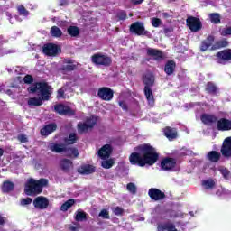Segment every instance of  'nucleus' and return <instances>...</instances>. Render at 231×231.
Instances as JSON below:
<instances>
[{"mask_svg": "<svg viewBox=\"0 0 231 231\" xmlns=\"http://www.w3.org/2000/svg\"><path fill=\"white\" fill-rule=\"evenodd\" d=\"M73 161L69 159L63 158L60 161V169L64 172L65 174H69L71 171H73Z\"/></svg>", "mask_w": 231, "mask_h": 231, "instance_id": "nucleus-18", "label": "nucleus"}, {"mask_svg": "<svg viewBox=\"0 0 231 231\" xmlns=\"http://www.w3.org/2000/svg\"><path fill=\"white\" fill-rule=\"evenodd\" d=\"M119 107H121L123 111H128L129 109V106H127V103H125V101H119Z\"/></svg>", "mask_w": 231, "mask_h": 231, "instance_id": "nucleus-53", "label": "nucleus"}, {"mask_svg": "<svg viewBox=\"0 0 231 231\" xmlns=\"http://www.w3.org/2000/svg\"><path fill=\"white\" fill-rule=\"evenodd\" d=\"M54 111L60 116H73L75 112L71 107L65 106L64 104H57L54 106Z\"/></svg>", "mask_w": 231, "mask_h": 231, "instance_id": "nucleus-13", "label": "nucleus"}, {"mask_svg": "<svg viewBox=\"0 0 231 231\" xmlns=\"http://www.w3.org/2000/svg\"><path fill=\"white\" fill-rule=\"evenodd\" d=\"M116 17L119 21H125L127 19V12L120 10L116 13Z\"/></svg>", "mask_w": 231, "mask_h": 231, "instance_id": "nucleus-42", "label": "nucleus"}, {"mask_svg": "<svg viewBox=\"0 0 231 231\" xmlns=\"http://www.w3.org/2000/svg\"><path fill=\"white\" fill-rule=\"evenodd\" d=\"M32 205L38 210H45L47 207H50V199L44 196H39L34 199Z\"/></svg>", "mask_w": 231, "mask_h": 231, "instance_id": "nucleus-15", "label": "nucleus"}, {"mask_svg": "<svg viewBox=\"0 0 231 231\" xmlns=\"http://www.w3.org/2000/svg\"><path fill=\"white\" fill-rule=\"evenodd\" d=\"M169 32H171V29H169V28L164 29V33H169Z\"/></svg>", "mask_w": 231, "mask_h": 231, "instance_id": "nucleus-59", "label": "nucleus"}, {"mask_svg": "<svg viewBox=\"0 0 231 231\" xmlns=\"http://www.w3.org/2000/svg\"><path fill=\"white\" fill-rule=\"evenodd\" d=\"M205 91H207L209 95H217V87L214 82H208L206 84Z\"/></svg>", "mask_w": 231, "mask_h": 231, "instance_id": "nucleus-33", "label": "nucleus"}, {"mask_svg": "<svg viewBox=\"0 0 231 231\" xmlns=\"http://www.w3.org/2000/svg\"><path fill=\"white\" fill-rule=\"evenodd\" d=\"M64 5H68V0H60V6H64Z\"/></svg>", "mask_w": 231, "mask_h": 231, "instance_id": "nucleus-56", "label": "nucleus"}, {"mask_svg": "<svg viewBox=\"0 0 231 231\" xmlns=\"http://www.w3.org/2000/svg\"><path fill=\"white\" fill-rule=\"evenodd\" d=\"M67 64L68 65H63L59 69V71L62 73V75H68L69 71H75V69H77V65L73 64V60H69L67 61Z\"/></svg>", "mask_w": 231, "mask_h": 231, "instance_id": "nucleus-24", "label": "nucleus"}, {"mask_svg": "<svg viewBox=\"0 0 231 231\" xmlns=\"http://www.w3.org/2000/svg\"><path fill=\"white\" fill-rule=\"evenodd\" d=\"M24 84H33V76L27 74L23 78Z\"/></svg>", "mask_w": 231, "mask_h": 231, "instance_id": "nucleus-50", "label": "nucleus"}, {"mask_svg": "<svg viewBox=\"0 0 231 231\" xmlns=\"http://www.w3.org/2000/svg\"><path fill=\"white\" fill-rule=\"evenodd\" d=\"M162 17L164 19H169V17H171V14H169V13H162Z\"/></svg>", "mask_w": 231, "mask_h": 231, "instance_id": "nucleus-57", "label": "nucleus"}, {"mask_svg": "<svg viewBox=\"0 0 231 231\" xmlns=\"http://www.w3.org/2000/svg\"><path fill=\"white\" fill-rule=\"evenodd\" d=\"M67 33L70 35V37H79V35H80V29L77 26H69L67 29Z\"/></svg>", "mask_w": 231, "mask_h": 231, "instance_id": "nucleus-37", "label": "nucleus"}, {"mask_svg": "<svg viewBox=\"0 0 231 231\" xmlns=\"http://www.w3.org/2000/svg\"><path fill=\"white\" fill-rule=\"evenodd\" d=\"M144 97H146V100L149 104V106H154V94H152V88L151 87H144Z\"/></svg>", "mask_w": 231, "mask_h": 231, "instance_id": "nucleus-27", "label": "nucleus"}, {"mask_svg": "<svg viewBox=\"0 0 231 231\" xmlns=\"http://www.w3.org/2000/svg\"><path fill=\"white\" fill-rule=\"evenodd\" d=\"M113 212L115 214V216H124V208H122L121 207H116L113 209Z\"/></svg>", "mask_w": 231, "mask_h": 231, "instance_id": "nucleus-52", "label": "nucleus"}, {"mask_svg": "<svg viewBox=\"0 0 231 231\" xmlns=\"http://www.w3.org/2000/svg\"><path fill=\"white\" fill-rule=\"evenodd\" d=\"M186 26L189 27L190 32H199L201 28H203V23H201V20L196 16H189L186 19Z\"/></svg>", "mask_w": 231, "mask_h": 231, "instance_id": "nucleus-9", "label": "nucleus"}, {"mask_svg": "<svg viewBox=\"0 0 231 231\" xmlns=\"http://www.w3.org/2000/svg\"><path fill=\"white\" fill-rule=\"evenodd\" d=\"M148 196L153 201H162V199H165L166 195L165 192H162L159 189L152 188L148 190Z\"/></svg>", "mask_w": 231, "mask_h": 231, "instance_id": "nucleus-16", "label": "nucleus"}, {"mask_svg": "<svg viewBox=\"0 0 231 231\" xmlns=\"http://www.w3.org/2000/svg\"><path fill=\"white\" fill-rule=\"evenodd\" d=\"M48 179L40 180L29 179L24 187V192L27 196H39L42 193L44 187L48 186Z\"/></svg>", "mask_w": 231, "mask_h": 231, "instance_id": "nucleus-3", "label": "nucleus"}, {"mask_svg": "<svg viewBox=\"0 0 231 231\" xmlns=\"http://www.w3.org/2000/svg\"><path fill=\"white\" fill-rule=\"evenodd\" d=\"M217 64L225 66L231 62V49H225L216 54Z\"/></svg>", "mask_w": 231, "mask_h": 231, "instance_id": "nucleus-8", "label": "nucleus"}, {"mask_svg": "<svg viewBox=\"0 0 231 231\" xmlns=\"http://www.w3.org/2000/svg\"><path fill=\"white\" fill-rule=\"evenodd\" d=\"M134 152L129 156L131 165H138V167H145V165L152 166L160 159V153L151 143L139 144L134 148Z\"/></svg>", "mask_w": 231, "mask_h": 231, "instance_id": "nucleus-1", "label": "nucleus"}, {"mask_svg": "<svg viewBox=\"0 0 231 231\" xmlns=\"http://www.w3.org/2000/svg\"><path fill=\"white\" fill-rule=\"evenodd\" d=\"M50 33L51 37H55L56 39L62 37V30L55 25L51 28Z\"/></svg>", "mask_w": 231, "mask_h": 231, "instance_id": "nucleus-36", "label": "nucleus"}, {"mask_svg": "<svg viewBox=\"0 0 231 231\" xmlns=\"http://www.w3.org/2000/svg\"><path fill=\"white\" fill-rule=\"evenodd\" d=\"M145 0H131L132 5H134V6L138 5H142V3H143Z\"/></svg>", "mask_w": 231, "mask_h": 231, "instance_id": "nucleus-55", "label": "nucleus"}, {"mask_svg": "<svg viewBox=\"0 0 231 231\" xmlns=\"http://www.w3.org/2000/svg\"><path fill=\"white\" fill-rule=\"evenodd\" d=\"M114 165L115 160L113 159H108L101 162V166L103 167V169H111V167H113Z\"/></svg>", "mask_w": 231, "mask_h": 231, "instance_id": "nucleus-41", "label": "nucleus"}, {"mask_svg": "<svg viewBox=\"0 0 231 231\" xmlns=\"http://www.w3.org/2000/svg\"><path fill=\"white\" fill-rule=\"evenodd\" d=\"M74 219L78 223L82 222V221H88V213L82 211L81 209H78L75 213Z\"/></svg>", "mask_w": 231, "mask_h": 231, "instance_id": "nucleus-29", "label": "nucleus"}, {"mask_svg": "<svg viewBox=\"0 0 231 231\" xmlns=\"http://www.w3.org/2000/svg\"><path fill=\"white\" fill-rule=\"evenodd\" d=\"M5 225V217L0 215V226Z\"/></svg>", "mask_w": 231, "mask_h": 231, "instance_id": "nucleus-58", "label": "nucleus"}, {"mask_svg": "<svg viewBox=\"0 0 231 231\" xmlns=\"http://www.w3.org/2000/svg\"><path fill=\"white\" fill-rule=\"evenodd\" d=\"M33 201V199L32 198H25V199H22L20 201V205H22V207H26V205H32V202Z\"/></svg>", "mask_w": 231, "mask_h": 231, "instance_id": "nucleus-44", "label": "nucleus"}, {"mask_svg": "<svg viewBox=\"0 0 231 231\" xmlns=\"http://www.w3.org/2000/svg\"><path fill=\"white\" fill-rule=\"evenodd\" d=\"M29 93H37L39 91L42 100H50L51 97V86L47 82H37L33 86L28 88Z\"/></svg>", "mask_w": 231, "mask_h": 231, "instance_id": "nucleus-5", "label": "nucleus"}, {"mask_svg": "<svg viewBox=\"0 0 231 231\" xmlns=\"http://www.w3.org/2000/svg\"><path fill=\"white\" fill-rule=\"evenodd\" d=\"M163 133L168 140H176V138H178V131L176 128L166 126L163 130Z\"/></svg>", "mask_w": 231, "mask_h": 231, "instance_id": "nucleus-25", "label": "nucleus"}, {"mask_svg": "<svg viewBox=\"0 0 231 231\" xmlns=\"http://www.w3.org/2000/svg\"><path fill=\"white\" fill-rule=\"evenodd\" d=\"M200 120L204 125H210L217 124V131H231V120L226 118H220L217 120V116L212 114H202Z\"/></svg>", "mask_w": 231, "mask_h": 231, "instance_id": "nucleus-2", "label": "nucleus"}, {"mask_svg": "<svg viewBox=\"0 0 231 231\" xmlns=\"http://www.w3.org/2000/svg\"><path fill=\"white\" fill-rule=\"evenodd\" d=\"M14 189H15V184H14V182H12L10 180L5 181L2 185V191L5 194H8V192H12V190H14Z\"/></svg>", "mask_w": 231, "mask_h": 231, "instance_id": "nucleus-31", "label": "nucleus"}, {"mask_svg": "<svg viewBox=\"0 0 231 231\" xmlns=\"http://www.w3.org/2000/svg\"><path fill=\"white\" fill-rule=\"evenodd\" d=\"M146 53L148 57H153L154 60H163L165 59L163 51L158 49L148 48Z\"/></svg>", "mask_w": 231, "mask_h": 231, "instance_id": "nucleus-21", "label": "nucleus"}, {"mask_svg": "<svg viewBox=\"0 0 231 231\" xmlns=\"http://www.w3.org/2000/svg\"><path fill=\"white\" fill-rule=\"evenodd\" d=\"M113 152V147L111 144L103 145L97 152V154L101 160H107Z\"/></svg>", "mask_w": 231, "mask_h": 231, "instance_id": "nucleus-19", "label": "nucleus"}, {"mask_svg": "<svg viewBox=\"0 0 231 231\" xmlns=\"http://www.w3.org/2000/svg\"><path fill=\"white\" fill-rule=\"evenodd\" d=\"M202 186L205 187L206 190H210L216 187V182L212 179L204 180Z\"/></svg>", "mask_w": 231, "mask_h": 231, "instance_id": "nucleus-39", "label": "nucleus"}, {"mask_svg": "<svg viewBox=\"0 0 231 231\" xmlns=\"http://www.w3.org/2000/svg\"><path fill=\"white\" fill-rule=\"evenodd\" d=\"M65 93H66V88H61L58 89L57 98H66Z\"/></svg>", "mask_w": 231, "mask_h": 231, "instance_id": "nucleus-49", "label": "nucleus"}, {"mask_svg": "<svg viewBox=\"0 0 231 231\" xmlns=\"http://www.w3.org/2000/svg\"><path fill=\"white\" fill-rule=\"evenodd\" d=\"M90 60L94 66H103V68H109L113 64V58L101 52L93 54Z\"/></svg>", "mask_w": 231, "mask_h": 231, "instance_id": "nucleus-6", "label": "nucleus"}, {"mask_svg": "<svg viewBox=\"0 0 231 231\" xmlns=\"http://www.w3.org/2000/svg\"><path fill=\"white\" fill-rule=\"evenodd\" d=\"M97 124H98V117L91 116L90 117L87 118V120L84 123H78V133L79 134H86V133H89V130L93 129V127H95Z\"/></svg>", "mask_w": 231, "mask_h": 231, "instance_id": "nucleus-7", "label": "nucleus"}, {"mask_svg": "<svg viewBox=\"0 0 231 231\" xmlns=\"http://www.w3.org/2000/svg\"><path fill=\"white\" fill-rule=\"evenodd\" d=\"M214 41H216V37L214 35H208L207 39L203 40L200 43V51L204 52L212 46L214 43Z\"/></svg>", "mask_w": 231, "mask_h": 231, "instance_id": "nucleus-23", "label": "nucleus"}, {"mask_svg": "<svg viewBox=\"0 0 231 231\" xmlns=\"http://www.w3.org/2000/svg\"><path fill=\"white\" fill-rule=\"evenodd\" d=\"M220 152L224 158H231V136L223 141Z\"/></svg>", "mask_w": 231, "mask_h": 231, "instance_id": "nucleus-17", "label": "nucleus"}, {"mask_svg": "<svg viewBox=\"0 0 231 231\" xmlns=\"http://www.w3.org/2000/svg\"><path fill=\"white\" fill-rule=\"evenodd\" d=\"M97 171V168L91 164H82L77 170L79 174H82L83 176H88L89 174H93Z\"/></svg>", "mask_w": 231, "mask_h": 231, "instance_id": "nucleus-20", "label": "nucleus"}, {"mask_svg": "<svg viewBox=\"0 0 231 231\" xmlns=\"http://www.w3.org/2000/svg\"><path fill=\"white\" fill-rule=\"evenodd\" d=\"M176 71V61L170 60L164 65V72L166 75L171 76L173 75Z\"/></svg>", "mask_w": 231, "mask_h": 231, "instance_id": "nucleus-26", "label": "nucleus"}, {"mask_svg": "<svg viewBox=\"0 0 231 231\" xmlns=\"http://www.w3.org/2000/svg\"><path fill=\"white\" fill-rule=\"evenodd\" d=\"M73 205H75V199H70L61 205L60 210L62 212H68V210H69Z\"/></svg>", "mask_w": 231, "mask_h": 231, "instance_id": "nucleus-38", "label": "nucleus"}, {"mask_svg": "<svg viewBox=\"0 0 231 231\" xmlns=\"http://www.w3.org/2000/svg\"><path fill=\"white\" fill-rule=\"evenodd\" d=\"M97 97L101 100H105V102H111L113 97H115V91L109 87H103L98 88Z\"/></svg>", "mask_w": 231, "mask_h": 231, "instance_id": "nucleus-10", "label": "nucleus"}, {"mask_svg": "<svg viewBox=\"0 0 231 231\" xmlns=\"http://www.w3.org/2000/svg\"><path fill=\"white\" fill-rule=\"evenodd\" d=\"M99 217H102V219H111V217L109 216V211H107V209H102L99 212Z\"/></svg>", "mask_w": 231, "mask_h": 231, "instance_id": "nucleus-45", "label": "nucleus"}, {"mask_svg": "<svg viewBox=\"0 0 231 231\" xmlns=\"http://www.w3.org/2000/svg\"><path fill=\"white\" fill-rule=\"evenodd\" d=\"M155 78L152 74H146L143 76V84H144V88H152L154 86Z\"/></svg>", "mask_w": 231, "mask_h": 231, "instance_id": "nucleus-28", "label": "nucleus"}, {"mask_svg": "<svg viewBox=\"0 0 231 231\" xmlns=\"http://www.w3.org/2000/svg\"><path fill=\"white\" fill-rule=\"evenodd\" d=\"M77 140H79V137H77V134L71 133L69 134L68 137L64 138V143L65 145H73L77 143Z\"/></svg>", "mask_w": 231, "mask_h": 231, "instance_id": "nucleus-32", "label": "nucleus"}, {"mask_svg": "<svg viewBox=\"0 0 231 231\" xmlns=\"http://www.w3.org/2000/svg\"><path fill=\"white\" fill-rule=\"evenodd\" d=\"M230 44L229 42L226 41V38L217 41L215 44L212 46V50H221V48H227Z\"/></svg>", "mask_w": 231, "mask_h": 231, "instance_id": "nucleus-30", "label": "nucleus"}, {"mask_svg": "<svg viewBox=\"0 0 231 231\" xmlns=\"http://www.w3.org/2000/svg\"><path fill=\"white\" fill-rule=\"evenodd\" d=\"M220 35H222V37H226L228 35H231V26L223 28L220 32Z\"/></svg>", "mask_w": 231, "mask_h": 231, "instance_id": "nucleus-46", "label": "nucleus"}, {"mask_svg": "<svg viewBox=\"0 0 231 231\" xmlns=\"http://www.w3.org/2000/svg\"><path fill=\"white\" fill-rule=\"evenodd\" d=\"M28 106H32V107H39V106H42V98L41 97H31L27 101Z\"/></svg>", "mask_w": 231, "mask_h": 231, "instance_id": "nucleus-35", "label": "nucleus"}, {"mask_svg": "<svg viewBox=\"0 0 231 231\" xmlns=\"http://www.w3.org/2000/svg\"><path fill=\"white\" fill-rule=\"evenodd\" d=\"M49 149L51 152H56L57 154H61V152H65L67 158H79V149L75 147H67L66 144L63 143H51L49 144Z\"/></svg>", "mask_w": 231, "mask_h": 231, "instance_id": "nucleus-4", "label": "nucleus"}, {"mask_svg": "<svg viewBox=\"0 0 231 231\" xmlns=\"http://www.w3.org/2000/svg\"><path fill=\"white\" fill-rule=\"evenodd\" d=\"M133 14H130V16L132 17Z\"/></svg>", "mask_w": 231, "mask_h": 231, "instance_id": "nucleus-60", "label": "nucleus"}, {"mask_svg": "<svg viewBox=\"0 0 231 231\" xmlns=\"http://www.w3.org/2000/svg\"><path fill=\"white\" fill-rule=\"evenodd\" d=\"M177 161L172 157H165L161 161V169L166 172H171L172 169L176 168Z\"/></svg>", "mask_w": 231, "mask_h": 231, "instance_id": "nucleus-14", "label": "nucleus"}, {"mask_svg": "<svg viewBox=\"0 0 231 231\" xmlns=\"http://www.w3.org/2000/svg\"><path fill=\"white\" fill-rule=\"evenodd\" d=\"M130 32L135 35H147L149 31L145 30V25L142 22H134L130 25Z\"/></svg>", "mask_w": 231, "mask_h": 231, "instance_id": "nucleus-12", "label": "nucleus"}, {"mask_svg": "<svg viewBox=\"0 0 231 231\" xmlns=\"http://www.w3.org/2000/svg\"><path fill=\"white\" fill-rule=\"evenodd\" d=\"M18 140H20L22 143H26V142H28V138L24 134L19 135Z\"/></svg>", "mask_w": 231, "mask_h": 231, "instance_id": "nucleus-54", "label": "nucleus"}, {"mask_svg": "<svg viewBox=\"0 0 231 231\" xmlns=\"http://www.w3.org/2000/svg\"><path fill=\"white\" fill-rule=\"evenodd\" d=\"M126 189L129 190V192H132V194L136 192V185H134L133 182L128 183Z\"/></svg>", "mask_w": 231, "mask_h": 231, "instance_id": "nucleus-51", "label": "nucleus"}, {"mask_svg": "<svg viewBox=\"0 0 231 231\" xmlns=\"http://www.w3.org/2000/svg\"><path fill=\"white\" fill-rule=\"evenodd\" d=\"M17 10H18L19 15H23V17H27L29 12L28 10H26V7H24L23 5H20L18 6Z\"/></svg>", "mask_w": 231, "mask_h": 231, "instance_id": "nucleus-43", "label": "nucleus"}, {"mask_svg": "<svg viewBox=\"0 0 231 231\" xmlns=\"http://www.w3.org/2000/svg\"><path fill=\"white\" fill-rule=\"evenodd\" d=\"M208 158L209 162L217 163V162H219V159L221 158V153H219V152L211 151L208 152Z\"/></svg>", "mask_w": 231, "mask_h": 231, "instance_id": "nucleus-34", "label": "nucleus"}, {"mask_svg": "<svg viewBox=\"0 0 231 231\" xmlns=\"http://www.w3.org/2000/svg\"><path fill=\"white\" fill-rule=\"evenodd\" d=\"M161 24H162V20L160 18L152 19V26H153V28H160Z\"/></svg>", "mask_w": 231, "mask_h": 231, "instance_id": "nucleus-47", "label": "nucleus"}, {"mask_svg": "<svg viewBox=\"0 0 231 231\" xmlns=\"http://www.w3.org/2000/svg\"><path fill=\"white\" fill-rule=\"evenodd\" d=\"M42 51L44 55H47V57H57L59 51H60V48L55 43H46L42 46Z\"/></svg>", "mask_w": 231, "mask_h": 231, "instance_id": "nucleus-11", "label": "nucleus"}, {"mask_svg": "<svg viewBox=\"0 0 231 231\" xmlns=\"http://www.w3.org/2000/svg\"><path fill=\"white\" fill-rule=\"evenodd\" d=\"M210 21L214 24H219V23H221V16L217 13H212L210 14Z\"/></svg>", "mask_w": 231, "mask_h": 231, "instance_id": "nucleus-40", "label": "nucleus"}, {"mask_svg": "<svg viewBox=\"0 0 231 231\" xmlns=\"http://www.w3.org/2000/svg\"><path fill=\"white\" fill-rule=\"evenodd\" d=\"M220 172H221L223 178H225V180H229L230 171H228V169H226V168L221 169Z\"/></svg>", "mask_w": 231, "mask_h": 231, "instance_id": "nucleus-48", "label": "nucleus"}, {"mask_svg": "<svg viewBox=\"0 0 231 231\" xmlns=\"http://www.w3.org/2000/svg\"><path fill=\"white\" fill-rule=\"evenodd\" d=\"M55 131H57V124L51 123V124L45 125L44 127H42L40 130V134L42 136H50V134H51V133H55Z\"/></svg>", "mask_w": 231, "mask_h": 231, "instance_id": "nucleus-22", "label": "nucleus"}]
</instances>
